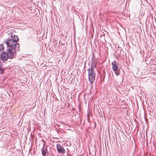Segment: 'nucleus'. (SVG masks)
Segmentation results:
<instances>
[{
	"label": "nucleus",
	"instance_id": "9",
	"mask_svg": "<svg viewBox=\"0 0 156 156\" xmlns=\"http://www.w3.org/2000/svg\"><path fill=\"white\" fill-rule=\"evenodd\" d=\"M4 49V47L3 46V44H1L0 46V51H1V52H2L3 51V50Z\"/></svg>",
	"mask_w": 156,
	"mask_h": 156
},
{
	"label": "nucleus",
	"instance_id": "2",
	"mask_svg": "<svg viewBox=\"0 0 156 156\" xmlns=\"http://www.w3.org/2000/svg\"><path fill=\"white\" fill-rule=\"evenodd\" d=\"M96 66L97 65H95L94 62L92 64H91L90 67L87 69L88 72L89 80L92 83H94L95 80Z\"/></svg>",
	"mask_w": 156,
	"mask_h": 156
},
{
	"label": "nucleus",
	"instance_id": "1",
	"mask_svg": "<svg viewBox=\"0 0 156 156\" xmlns=\"http://www.w3.org/2000/svg\"><path fill=\"white\" fill-rule=\"evenodd\" d=\"M10 37L8 38L5 43L7 46L6 53L8 57L12 59L15 57V55H14V53L16 51H19L20 45L19 43L17 42L19 40L18 36L13 34L12 32H10Z\"/></svg>",
	"mask_w": 156,
	"mask_h": 156
},
{
	"label": "nucleus",
	"instance_id": "7",
	"mask_svg": "<svg viewBox=\"0 0 156 156\" xmlns=\"http://www.w3.org/2000/svg\"><path fill=\"white\" fill-rule=\"evenodd\" d=\"M96 59L95 58V55L94 53L93 54L92 56V62L91 64L94 62L96 65H97Z\"/></svg>",
	"mask_w": 156,
	"mask_h": 156
},
{
	"label": "nucleus",
	"instance_id": "6",
	"mask_svg": "<svg viewBox=\"0 0 156 156\" xmlns=\"http://www.w3.org/2000/svg\"><path fill=\"white\" fill-rule=\"evenodd\" d=\"M1 58L2 60L3 61H7L8 58V55L6 52L3 51L0 55Z\"/></svg>",
	"mask_w": 156,
	"mask_h": 156
},
{
	"label": "nucleus",
	"instance_id": "4",
	"mask_svg": "<svg viewBox=\"0 0 156 156\" xmlns=\"http://www.w3.org/2000/svg\"><path fill=\"white\" fill-rule=\"evenodd\" d=\"M42 154L43 156H48V152L47 147L46 143H44L43 147L41 149Z\"/></svg>",
	"mask_w": 156,
	"mask_h": 156
},
{
	"label": "nucleus",
	"instance_id": "5",
	"mask_svg": "<svg viewBox=\"0 0 156 156\" xmlns=\"http://www.w3.org/2000/svg\"><path fill=\"white\" fill-rule=\"evenodd\" d=\"M56 147L58 153L63 154L65 153V149L60 144H57Z\"/></svg>",
	"mask_w": 156,
	"mask_h": 156
},
{
	"label": "nucleus",
	"instance_id": "3",
	"mask_svg": "<svg viewBox=\"0 0 156 156\" xmlns=\"http://www.w3.org/2000/svg\"><path fill=\"white\" fill-rule=\"evenodd\" d=\"M112 68L114 72L116 75H118L120 73V69L119 68L115 61H114L112 63Z\"/></svg>",
	"mask_w": 156,
	"mask_h": 156
},
{
	"label": "nucleus",
	"instance_id": "11",
	"mask_svg": "<svg viewBox=\"0 0 156 156\" xmlns=\"http://www.w3.org/2000/svg\"><path fill=\"white\" fill-rule=\"evenodd\" d=\"M123 72H124V70H122Z\"/></svg>",
	"mask_w": 156,
	"mask_h": 156
},
{
	"label": "nucleus",
	"instance_id": "8",
	"mask_svg": "<svg viewBox=\"0 0 156 156\" xmlns=\"http://www.w3.org/2000/svg\"><path fill=\"white\" fill-rule=\"evenodd\" d=\"M2 64L0 62V74H2L4 73L5 69L2 67Z\"/></svg>",
	"mask_w": 156,
	"mask_h": 156
},
{
	"label": "nucleus",
	"instance_id": "10",
	"mask_svg": "<svg viewBox=\"0 0 156 156\" xmlns=\"http://www.w3.org/2000/svg\"><path fill=\"white\" fill-rule=\"evenodd\" d=\"M104 77H105V72H104Z\"/></svg>",
	"mask_w": 156,
	"mask_h": 156
}]
</instances>
